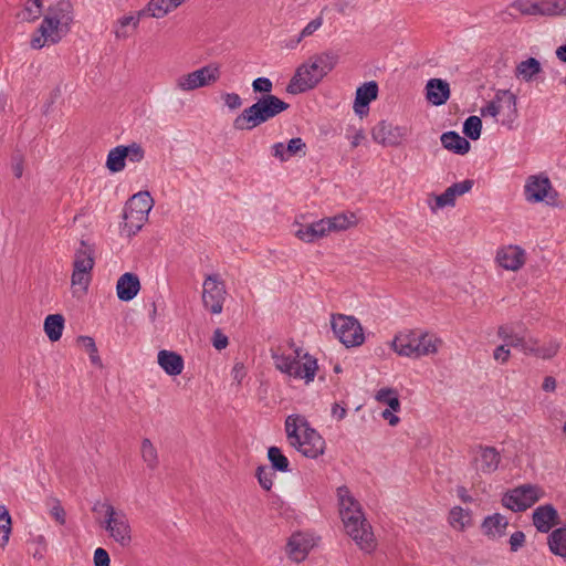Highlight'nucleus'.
Listing matches in <instances>:
<instances>
[{
	"mask_svg": "<svg viewBox=\"0 0 566 566\" xmlns=\"http://www.w3.org/2000/svg\"><path fill=\"white\" fill-rule=\"evenodd\" d=\"M337 497L346 534L361 551L371 553L376 548V539L370 524L361 512L360 504L354 499L347 486L337 489Z\"/></svg>",
	"mask_w": 566,
	"mask_h": 566,
	"instance_id": "obj_1",
	"label": "nucleus"
},
{
	"mask_svg": "<svg viewBox=\"0 0 566 566\" xmlns=\"http://www.w3.org/2000/svg\"><path fill=\"white\" fill-rule=\"evenodd\" d=\"M73 22V11L70 2L60 1L50 7L38 32L31 40L33 49H41L46 43H57L70 31Z\"/></svg>",
	"mask_w": 566,
	"mask_h": 566,
	"instance_id": "obj_2",
	"label": "nucleus"
},
{
	"mask_svg": "<svg viewBox=\"0 0 566 566\" xmlns=\"http://www.w3.org/2000/svg\"><path fill=\"white\" fill-rule=\"evenodd\" d=\"M285 432L290 446L304 457L315 459L324 453V439L316 430L310 427L303 416H287L285 419Z\"/></svg>",
	"mask_w": 566,
	"mask_h": 566,
	"instance_id": "obj_3",
	"label": "nucleus"
},
{
	"mask_svg": "<svg viewBox=\"0 0 566 566\" xmlns=\"http://www.w3.org/2000/svg\"><path fill=\"white\" fill-rule=\"evenodd\" d=\"M289 108V104L275 95H264L245 108L233 122L239 130H251Z\"/></svg>",
	"mask_w": 566,
	"mask_h": 566,
	"instance_id": "obj_4",
	"label": "nucleus"
},
{
	"mask_svg": "<svg viewBox=\"0 0 566 566\" xmlns=\"http://www.w3.org/2000/svg\"><path fill=\"white\" fill-rule=\"evenodd\" d=\"M272 358L276 369L295 379H304L306 384L314 380L317 370V360L308 354L301 356L300 349L284 353L277 349Z\"/></svg>",
	"mask_w": 566,
	"mask_h": 566,
	"instance_id": "obj_5",
	"label": "nucleus"
},
{
	"mask_svg": "<svg viewBox=\"0 0 566 566\" xmlns=\"http://www.w3.org/2000/svg\"><path fill=\"white\" fill-rule=\"evenodd\" d=\"M93 512L104 514V528L109 537L122 547H128L133 541V531L127 514L109 502L97 501Z\"/></svg>",
	"mask_w": 566,
	"mask_h": 566,
	"instance_id": "obj_6",
	"label": "nucleus"
},
{
	"mask_svg": "<svg viewBox=\"0 0 566 566\" xmlns=\"http://www.w3.org/2000/svg\"><path fill=\"white\" fill-rule=\"evenodd\" d=\"M154 199L148 191L135 193L125 206L123 232L127 237L136 234L148 220Z\"/></svg>",
	"mask_w": 566,
	"mask_h": 566,
	"instance_id": "obj_7",
	"label": "nucleus"
},
{
	"mask_svg": "<svg viewBox=\"0 0 566 566\" xmlns=\"http://www.w3.org/2000/svg\"><path fill=\"white\" fill-rule=\"evenodd\" d=\"M331 325L336 338L346 347L360 346L365 340L363 327L354 316L332 314Z\"/></svg>",
	"mask_w": 566,
	"mask_h": 566,
	"instance_id": "obj_8",
	"label": "nucleus"
},
{
	"mask_svg": "<svg viewBox=\"0 0 566 566\" xmlns=\"http://www.w3.org/2000/svg\"><path fill=\"white\" fill-rule=\"evenodd\" d=\"M543 494L538 485L527 483L506 491L501 502L513 512H524L539 501Z\"/></svg>",
	"mask_w": 566,
	"mask_h": 566,
	"instance_id": "obj_9",
	"label": "nucleus"
},
{
	"mask_svg": "<svg viewBox=\"0 0 566 566\" xmlns=\"http://www.w3.org/2000/svg\"><path fill=\"white\" fill-rule=\"evenodd\" d=\"M324 76L325 75L314 60L310 57L308 62L301 64L296 69L295 74L286 86V92L296 95L312 90L323 80Z\"/></svg>",
	"mask_w": 566,
	"mask_h": 566,
	"instance_id": "obj_10",
	"label": "nucleus"
},
{
	"mask_svg": "<svg viewBox=\"0 0 566 566\" xmlns=\"http://www.w3.org/2000/svg\"><path fill=\"white\" fill-rule=\"evenodd\" d=\"M220 75L221 71L219 64L210 63L193 72L179 76L176 85L179 90L189 92L214 84L220 78Z\"/></svg>",
	"mask_w": 566,
	"mask_h": 566,
	"instance_id": "obj_11",
	"label": "nucleus"
},
{
	"mask_svg": "<svg viewBox=\"0 0 566 566\" xmlns=\"http://www.w3.org/2000/svg\"><path fill=\"white\" fill-rule=\"evenodd\" d=\"M94 266L93 250L84 242L76 250L73 262L72 285L86 291L91 282V272Z\"/></svg>",
	"mask_w": 566,
	"mask_h": 566,
	"instance_id": "obj_12",
	"label": "nucleus"
},
{
	"mask_svg": "<svg viewBox=\"0 0 566 566\" xmlns=\"http://www.w3.org/2000/svg\"><path fill=\"white\" fill-rule=\"evenodd\" d=\"M227 290L218 275H208L202 285L203 307L212 314H220L223 310Z\"/></svg>",
	"mask_w": 566,
	"mask_h": 566,
	"instance_id": "obj_13",
	"label": "nucleus"
},
{
	"mask_svg": "<svg viewBox=\"0 0 566 566\" xmlns=\"http://www.w3.org/2000/svg\"><path fill=\"white\" fill-rule=\"evenodd\" d=\"M370 134L373 140L382 147H397L408 137L409 128L381 120L371 128Z\"/></svg>",
	"mask_w": 566,
	"mask_h": 566,
	"instance_id": "obj_14",
	"label": "nucleus"
},
{
	"mask_svg": "<svg viewBox=\"0 0 566 566\" xmlns=\"http://www.w3.org/2000/svg\"><path fill=\"white\" fill-rule=\"evenodd\" d=\"M524 193L527 201L539 202L547 199V203L554 205L557 197L549 178L543 174L533 175L526 179Z\"/></svg>",
	"mask_w": 566,
	"mask_h": 566,
	"instance_id": "obj_15",
	"label": "nucleus"
},
{
	"mask_svg": "<svg viewBox=\"0 0 566 566\" xmlns=\"http://www.w3.org/2000/svg\"><path fill=\"white\" fill-rule=\"evenodd\" d=\"M423 333L410 332L395 337L392 347L401 356L420 357L424 354Z\"/></svg>",
	"mask_w": 566,
	"mask_h": 566,
	"instance_id": "obj_16",
	"label": "nucleus"
},
{
	"mask_svg": "<svg viewBox=\"0 0 566 566\" xmlns=\"http://www.w3.org/2000/svg\"><path fill=\"white\" fill-rule=\"evenodd\" d=\"M314 546L315 542L311 535L295 533L289 538L285 552L291 560L300 563L306 558Z\"/></svg>",
	"mask_w": 566,
	"mask_h": 566,
	"instance_id": "obj_17",
	"label": "nucleus"
},
{
	"mask_svg": "<svg viewBox=\"0 0 566 566\" xmlns=\"http://www.w3.org/2000/svg\"><path fill=\"white\" fill-rule=\"evenodd\" d=\"M271 154L281 163H285L293 157H304L306 155V144L300 137L290 139L287 144L275 143L271 146Z\"/></svg>",
	"mask_w": 566,
	"mask_h": 566,
	"instance_id": "obj_18",
	"label": "nucleus"
},
{
	"mask_svg": "<svg viewBox=\"0 0 566 566\" xmlns=\"http://www.w3.org/2000/svg\"><path fill=\"white\" fill-rule=\"evenodd\" d=\"M473 462L478 472L490 474L497 470L501 455L494 447L478 446Z\"/></svg>",
	"mask_w": 566,
	"mask_h": 566,
	"instance_id": "obj_19",
	"label": "nucleus"
},
{
	"mask_svg": "<svg viewBox=\"0 0 566 566\" xmlns=\"http://www.w3.org/2000/svg\"><path fill=\"white\" fill-rule=\"evenodd\" d=\"M378 96V85L376 82L370 81L364 83L356 91V96L354 101V112L360 117L364 118L368 115L369 104L375 101Z\"/></svg>",
	"mask_w": 566,
	"mask_h": 566,
	"instance_id": "obj_20",
	"label": "nucleus"
},
{
	"mask_svg": "<svg viewBox=\"0 0 566 566\" xmlns=\"http://www.w3.org/2000/svg\"><path fill=\"white\" fill-rule=\"evenodd\" d=\"M496 261L505 270L517 271L525 264V251L518 245L504 247L497 251Z\"/></svg>",
	"mask_w": 566,
	"mask_h": 566,
	"instance_id": "obj_21",
	"label": "nucleus"
},
{
	"mask_svg": "<svg viewBox=\"0 0 566 566\" xmlns=\"http://www.w3.org/2000/svg\"><path fill=\"white\" fill-rule=\"evenodd\" d=\"M559 523L558 512L552 504L541 505L533 512V524L541 533H548Z\"/></svg>",
	"mask_w": 566,
	"mask_h": 566,
	"instance_id": "obj_22",
	"label": "nucleus"
},
{
	"mask_svg": "<svg viewBox=\"0 0 566 566\" xmlns=\"http://www.w3.org/2000/svg\"><path fill=\"white\" fill-rule=\"evenodd\" d=\"M473 186L474 180L472 179H465L461 182L451 185L443 193L436 197V207H432V210L434 211L436 208H443L447 206L453 207L455 205V198L469 192Z\"/></svg>",
	"mask_w": 566,
	"mask_h": 566,
	"instance_id": "obj_23",
	"label": "nucleus"
},
{
	"mask_svg": "<svg viewBox=\"0 0 566 566\" xmlns=\"http://www.w3.org/2000/svg\"><path fill=\"white\" fill-rule=\"evenodd\" d=\"M427 102L432 105L441 106L450 98L451 90L446 80L431 78L427 81Z\"/></svg>",
	"mask_w": 566,
	"mask_h": 566,
	"instance_id": "obj_24",
	"label": "nucleus"
},
{
	"mask_svg": "<svg viewBox=\"0 0 566 566\" xmlns=\"http://www.w3.org/2000/svg\"><path fill=\"white\" fill-rule=\"evenodd\" d=\"M140 290V281L134 273L126 272L119 276L116 283L117 297L120 301H132Z\"/></svg>",
	"mask_w": 566,
	"mask_h": 566,
	"instance_id": "obj_25",
	"label": "nucleus"
},
{
	"mask_svg": "<svg viewBox=\"0 0 566 566\" xmlns=\"http://www.w3.org/2000/svg\"><path fill=\"white\" fill-rule=\"evenodd\" d=\"M326 234H331L332 232H340L346 231L357 224V218L355 213H338L334 217L324 218Z\"/></svg>",
	"mask_w": 566,
	"mask_h": 566,
	"instance_id": "obj_26",
	"label": "nucleus"
},
{
	"mask_svg": "<svg viewBox=\"0 0 566 566\" xmlns=\"http://www.w3.org/2000/svg\"><path fill=\"white\" fill-rule=\"evenodd\" d=\"M158 364L169 376L180 375L184 370V359L175 352L160 350L158 353Z\"/></svg>",
	"mask_w": 566,
	"mask_h": 566,
	"instance_id": "obj_27",
	"label": "nucleus"
},
{
	"mask_svg": "<svg viewBox=\"0 0 566 566\" xmlns=\"http://www.w3.org/2000/svg\"><path fill=\"white\" fill-rule=\"evenodd\" d=\"M294 234L298 240L306 243H312L327 237L323 219L316 222L301 224Z\"/></svg>",
	"mask_w": 566,
	"mask_h": 566,
	"instance_id": "obj_28",
	"label": "nucleus"
},
{
	"mask_svg": "<svg viewBox=\"0 0 566 566\" xmlns=\"http://www.w3.org/2000/svg\"><path fill=\"white\" fill-rule=\"evenodd\" d=\"M507 526V518L500 513H494L483 520L481 528L489 537H502L505 535Z\"/></svg>",
	"mask_w": 566,
	"mask_h": 566,
	"instance_id": "obj_29",
	"label": "nucleus"
},
{
	"mask_svg": "<svg viewBox=\"0 0 566 566\" xmlns=\"http://www.w3.org/2000/svg\"><path fill=\"white\" fill-rule=\"evenodd\" d=\"M443 147L458 155H465L470 150V143L457 132L443 133L440 137Z\"/></svg>",
	"mask_w": 566,
	"mask_h": 566,
	"instance_id": "obj_30",
	"label": "nucleus"
},
{
	"mask_svg": "<svg viewBox=\"0 0 566 566\" xmlns=\"http://www.w3.org/2000/svg\"><path fill=\"white\" fill-rule=\"evenodd\" d=\"M497 336L505 342L506 346L521 348L524 353L534 352V344L530 345L523 336L513 333L509 325H502L497 329Z\"/></svg>",
	"mask_w": 566,
	"mask_h": 566,
	"instance_id": "obj_31",
	"label": "nucleus"
},
{
	"mask_svg": "<svg viewBox=\"0 0 566 566\" xmlns=\"http://www.w3.org/2000/svg\"><path fill=\"white\" fill-rule=\"evenodd\" d=\"M64 322L61 314H51L45 317L43 328L51 342H57L62 337Z\"/></svg>",
	"mask_w": 566,
	"mask_h": 566,
	"instance_id": "obj_32",
	"label": "nucleus"
},
{
	"mask_svg": "<svg viewBox=\"0 0 566 566\" xmlns=\"http://www.w3.org/2000/svg\"><path fill=\"white\" fill-rule=\"evenodd\" d=\"M551 552L560 557H566V526L554 530L547 538Z\"/></svg>",
	"mask_w": 566,
	"mask_h": 566,
	"instance_id": "obj_33",
	"label": "nucleus"
},
{
	"mask_svg": "<svg viewBox=\"0 0 566 566\" xmlns=\"http://www.w3.org/2000/svg\"><path fill=\"white\" fill-rule=\"evenodd\" d=\"M541 72V63L535 57H528L516 66V75L521 76L526 82L532 81Z\"/></svg>",
	"mask_w": 566,
	"mask_h": 566,
	"instance_id": "obj_34",
	"label": "nucleus"
},
{
	"mask_svg": "<svg viewBox=\"0 0 566 566\" xmlns=\"http://www.w3.org/2000/svg\"><path fill=\"white\" fill-rule=\"evenodd\" d=\"M138 28V18L133 14L119 18L114 24V34L118 40L127 39L130 35L129 29L133 31Z\"/></svg>",
	"mask_w": 566,
	"mask_h": 566,
	"instance_id": "obj_35",
	"label": "nucleus"
},
{
	"mask_svg": "<svg viewBox=\"0 0 566 566\" xmlns=\"http://www.w3.org/2000/svg\"><path fill=\"white\" fill-rule=\"evenodd\" d=\"M127 158V154L124 153V146H117L113 148L108 155L106 160V167L112 172H119L125 168V160Z\"/></svg>",
	"mask_w": 566,
	"mask_h": 566,
	"instance_id": "obj_36",
	"label": "nucleus"
},
{
	"mask_svg": "<svg viewBox=\"0 0 566 566\" xmlns=\"http://www.w3.org/2000/svg\"><path fill=\"white\" fill-rule=\"evenodd\" d=\"M42 13L41 0H29L23 9L17 13V18L24 22L36 20Z\"/></svg>",
	"mask_w": 566,
	"mask_h": 566,
	"instance_id": "obj_37",
	"label": "nucleus"
},
{
	"mask_svg": "<svg viewBox=\"0 0 566 566\" xmlns=\"http://www.w3.org/2000/svg\"><path fill=\"white\" fill-rule=\"evenodd\" d=\"M140 453L144 462L151 470L156 469L158 465V453L151 441L145 438L142 441Z\"/></svg>",
	"mask_w": 566,
	"mask_h": 566,
	"instance_id": "obj_38",
	"label": "nucleus"
},
{
	"mask_svg": "<svg viewBox=\"0 0 566 566\" xmlns=\"http://www.w3.org/2000/svg\"><path fill=\"white\" fill-rule=\"evenodd\" d=\"M449 521L454 528L463 531L467 525L470 524L471 516L468 511H464L460 506H455L450 511Z\"/></svg>",
	"mask_w": 566,
	"mask_h": 566,
	"instance_id": "obj_39",
	"label": "nucleus"
},
{
	"mask_svg": "<svg viewBox=\"0 0 566 566\" xmlns=\"http://www.w3.org/2000/svg\"><path fill=\"white\" fill-rule=\"evenodd\" d=\"M376 400L386 403L394 411L400 410V401L398 399V395L394 389L390 388H381L376 394Z\"/></svg>",
	"mask_w": 566,
	"mask_h": 566,
	"instance_id": "obj_40",
	"label": "nucleus"
},
{
	"mask_svg": "<svg viewBox=\"0 0 566 566\" xmlns=\"http://www.w3.org/2000/svg\"><path fill=\"white\" fill-rule=\"evenodd\" d=\"M11 533V516L6 506L0 505V546L3 547L9 542Z\"/></svg>",
	"mask_w": 566,
	"mask_h": 566,
	"instance_id": "obj_41",
	"label": "nucleus"
},
{
	"mask_svg": "<svg viewBox=\"0 0 566 566\" xmlns=\"http://www.w3.org/2000/svg\"><path fill=\"white\" fill-rule=\"evenodd\" d=\"M557 0L534 1V15L554 17L558 15Z\"/></svg>",
	"mask_w": 566,
	"mask_h": 566,
	"instance_id": "obj_42",
	"label": "nucleus"
},
{
	"mask_svg": "<svg viewBox=\"0 0 566 566\" xmlns=\"http://www.w3.org/2000/svg\"><path fill=\"white\" fill-rule=\"evenodd\" d=\"M322 24H323L322 17H317L314 20H312L311 22H308L307 25L301 31L297 39L291 40L289 42L287 48L295 49L304 38H307V36H311L312 34H314L322 27Z\"/></svg>",
	"mask_w": 566,
	"mask_h": 566,
	"instance_id": "obj_43",
	"label": "nucleus"
},
{
	"mask_svg": "<svg viewBox=\"0 0 566 566\" xmlns=\"http://www.w3.org/2000/svg\"><path fill=\"white\" fill-rule=\"evenodd\" d=\"M312 59L317 64V66L321 69L324 75H326L328 72H331L336 63H337V55H335L332 52H324L322 54L313 55Z\"/></svg>",
	"mask_w": 566,
	"mask_h": 566,
	"instance_id": "obj_44",
	"label": "nucleus"
},
{
	"mask_svg": "<svg viewBox=\"0 0 566 566\" xmlns=\"http://www.w3.org/2000/svg\"><path fill=\"white\" fill-rule=\"evenodd\" d=\"M268 458L272 463L273 469L281 472H286L289 470V460L277 447L269 448Z\"/></svg>",
	"mask_w": 566,
	"mask_h": 566,
	"instance_id": "obj_45",
	"label": "nucleus"
},
{
	"mask_svg": "<svg viewBox=\"0 0 566 566\" xmlns=\"http://www.w3.org/2000/svg\"><path fill=\"white\" fill-rule=\"evenodd\" d=\"M482 120L478 116H469L463 124V133L472 140H476L481 136Z\"/></svg>",
	"mask_w": 566,
	"mask_h": 566,
	"instance_id": "obj_46",
	"label": "nucleus"
},
{
	"mask_svg": "<svg viewBox=\"0 0 566 566\" xmlns=\"http://www.w3.org/2000/svg\"><path fill=\"white\" fill-rule=\"evenodd\" d=\"M147 11L151 18H163L172 11L169 0H150L147 4Z\"/></svg>",
	"mask_w": 566,
	"mask_h": 566,
	"instance_id": "obj_47",
	"label": "nucleus"
},
{
	"mask_svg": "<svg viewBox=\"0 0 566 566\" xmlns=\"http://www.w3.org/2000/svg\"><path fill=\"white\" fill-rule=\"evenodd\" d=\"M77 343L81 344L84 347V349L88 353L92 364L99 366L101 358L98 356L97 347L95 345L94 339L90 336H80L77 338Z\"/></svg>",
	"mask_w": 566,
	"mask_h": 566,
	"instance_id": "obj_48",
	"label": "nucleus"
},
{
	"mask_svg": "<svg viewBox=\"0 0 566 566\" xmlns=\"http://www.w3.org/2000/svg\"><path fill=\"white\" fill-rule=\"evenodd\" d=\"M496 97L500 104H503V109L507 108L511 113L516 114V96L510 91H499Z\"/></svg>",
	"mask_w": 566,
	"mask_h": 566,
	"instance_id": "obj_49",
	"label": "nucleus"
},
{
	"mask_svg": "<svg viewBox=\"0 0 566 566\" xmlns=\"http://www.w3.org/2000/svg\"><path fill=\"white\" fill-rule=\"evenodd\" d=\"M273 475L274 473L270 468L259 467L256 470V478L264 490H271L273 485Z\"/></svg>",
	"mask_w": 566,
	"mask_h": 566,
	"instance_id": "obj_50",
	"label": "nucleus"
},
{
	"mask_svg": "<svg viewBox=\"0 0 566 566\" xmlns=\"http://www.w3.org/2000/svg\"><path fill=\"white\" fill-rule=\"evenodd\" d=\"M124 153L127 154V158L133 163L142 161L145 156L143 147L136 143H133L128 146H124Z\"/></svg>",
	"mask_w": 566,
	"mask_h": 566,
	"instance_id": "obj_51",
	"label": "nucleus"
},
{
	"mask_svg": "<svg viewBox=\"0 0 566 566\" xmlns=\"http://www.w3.org/2000/svg\"><path fill=\"white\" fill-rule=\"evenodd\" d=\"M252 88L255 93H264L265 95H272L273 84L268 77H258L252 82Z\"/></svg>",
	"mask_w": 566,
	"mask_h": 566,
	"instance_id": "obj_52",
	"label": "nucleus"
},
{
	"mask_svg": "<svg viewBox=\"0 0 566 566\" xmlns=\"http://www.w3.org/2000/svg\"><path fill=\"white\" fill-rule=\"evenodd\" d=\"M512 9L517 10L524 15H534V1L531 0H515L511 4Z\"/></svg>",
	"mask_w": 566,
	"mask_h": 566,
	"instance_id": "obj_53",
	"label": "nucleus"
},
{
	"mask_svg": "<svg viewBox=\"0 0 566 566\" xmlns=\"http://www.w3.org/2000/svg\"><path fill=\"white\" fill-rule=\"evenodd\" d=\"M503 109V104L499 103L497 97L491 102L488 103V105L483 108H481V115L486 116L490 115L492 117H495L499 115V113Z\"/></svg>",
	"mask_w": 566,
	"mask_h": 566,
	"instance_id": "obj_54",
	"label": "nucleus"
},
{
	"mask_svg": "<svg viewBox=\"0 0 566 566\" xmlns=\"http://www.w3.org/2000/svg\"><path fill=\"white\" fill-rule=\"evenodd\" d=\"M94 566H109L111 558L106 549L98 547L93 556Z\"/></svg>",
	"mask_w": 566,
	"mask_h": 566,
	"instance_id": "obj_55",
	"label": "nucleus"
},
{
	"mask_svg": "<svg viewBox=\"0 0 566 566\" xmlns=\"http://www.w3.org/2000/svg\"><path fill=\"white\" fill-rule=\"evenodd\" d=\"M50 515L60 524H65L66 513L59 501H54L52 507L50 509Z\"/></svg>",
	"mask_w": 566,
	"mask_h": 566,
	"instance_id": "obj_56",
	"label": "nucleus"
},
{
	"mask_svg": "<svg viewBox=\"0 0 566 566\" xmlns=\"http://www.w3.org/2000/svg\"><path fill=\"white\" fill-rule=\"evenodd\" d=\"M212 345L218 350H222L229 345L228 337L219 328L213 332Z\"/></svg>",
	"mask_w": 566,
	"mask_h": 566,
	"instance_id": "obj_57",
	"label": "nucleus"
},
{
	"mask_svg": "<svg viewBox=\"0 0 566 566\" xmlns=\"http://www.w3.org/2000/svg\"><path fill=\"white\" fill-rule=\"evenodd\" d=\"M525 544V534L516 531L510 537V547L512 552H517Z\"/></svg>",
	"mask_w": 566,
	"mask_h": 566,
	"instance_id": "obj_58",
	"label": "nucleus"
},
{
	"mask_svg": "<svg viewBox=\"0 0 566 566\" xmlns=\"http://www.w3.org/2000/svg\"><path fill=\"white\" fill-rule=\"evenodd\" d=\"M222 98L230 109H237L242 105V99L237 93H226Z\"/></svg>",
	"mask_w": 566,
	"mask_h": 566,
	"instance_id": "obj_59",
	"label": "nucleus"
},
{
	"mask_svg": "<svg viewBox=\"0 0 566 566\" xmlns=\"http://www.w3.org/2000/svg\"><path fill=\"white\" fill-rule=\"evenodd\" d=\"M505 344L497 346L493 352V358L497 361L506 363L510 358V349Z\"/></svg>",
	"mask_w": 566,
	"mask_h": 566,
	"instance_id": "obj_60",
	"label": "nucleus"
},
{
	"mask_svg": "<svg viewBox=\"0 0 566 566\" xmlns=\"http://www.w3.org/2000/svg\"><path fill=\"white\" fill-rule=\"evenodd\" d=\"M442 344L443 342L439 337H434L433 339L430 337L429 339H427V355L438 353Z\"/></svg>",
	"mask_w": 566,
	"mask_h": 566,
	"instance_id": "obj_61",
	"label": "nucleus"
},
{
	"mask_svg": "<svg viewBox=\"0 0 566 566\" xmlns=\"http://www.w3.org/2000/svg\"><path fill=\"white\" fill-rule=\"evenodd\" d=\"M395 411L391 410V408L389 409H385L382 412H381V417L388 421V423L390 426H396L399 423V417H397L395 413Z\"/></svg>",
	"mask_w": 566,
	"mask_h": 566,
	"instance_id": "obj_62",
	"label": "nucleus"
},
{
	"mask_svg": "<svg viewBox=\"0 0 566 566\" xmlns=\"http://www.w3.org/2000/svg\"><path fill=\"white\" fill-rule=\"evenodd\" d=\"M12 171L17 178H21L23 174V159L21 156L14 157L12 164Z\"/></svg>",
	"mask_w": 566,
	"mask_h": 566,
	"instance_id": "obj_63",
	"label": "nucleus"
},
{
	"mask_svg": "<svg viewBox=\"0 0 566 566\" xmlns=\"http://www.w3.org/2000/svg\"><path fill=\"white\" fill-rule=\"evenodd\" d=\"M332 416L337 420H343L346 416V408L339 403H334L332 407Z\"/></svg>",
	"mask_w": 566,
	"mask_h": 566,
	"instance_id": "obj_64",
	"label": "nucleus"
}]
</instances>
